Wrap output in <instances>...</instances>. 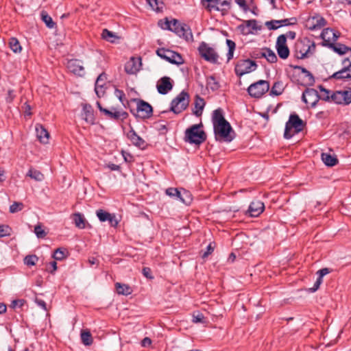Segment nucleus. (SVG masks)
Returning <instances> with one entry per match:
<instances>
[{
  "mask_svg": "<svg viewBox=\"0 0 351 351\" xmlns=\"http://www.w3.org/2000/svg\"><path fill=\"white\" fill-rule=\"evenodd\" d=\"M315 50V43L308 37H304L295 43L294 56L298 60L305 59L313 55Z\"/></svg>",
  "mask_w": 351,
  "mask_h": 351,
  "instance_id": "obj_1",
  "label": "nucleus"
},
{
  "mask_svg": "<svg viewBox=\"0 0 351 351\" xmlns=\"http://www.w3.org/2000/svg\"><path fill=\"white\" fill-rule=\"evenodd\" d=\"M202 123L194 124L185 130L184 141L190 144L199 145L206 140V134L204 130H199Z\"/></svg>",
  "mask_w": 351,
  "mask_h": 351,
  "instance_id": "obj_2",
  "label": "nucleus"
},
{
  "mask_svg": "<svg viewBox=\"0 0 351 351\" xmlns=\"http://www.w3.org/2000/svg\"><path fill=\"white\" fill-rule=\"evenodd\" d=\"M217 141L231 142L235 137V132L228 121L213 126Z\"/></svg>",
  "mask_w": 351,
  "mask_h": 351,
  "instance_id": "obj_3",
  "label": "nucleus"
},
{
  "mask_svg": "<svg viewBox=\"0 0 351 351\" xmlns=\"http://www.w3.org/2000/svg\"><path fill=\"white\" fill-rule=\"evenodd\" d=\"M131 101L136 103V110L130 109V112L137 119H147L153 115V108L147 101L137 98L131 99Z\"/></svg>",
  "mask_w": 351,
  "mask_h": 351,
  "instance_id": "obj_4",
  "label": "nucleus"
},
{
  "mask_svg": "<svg viewBox=\"0 0 351 351\" xmlns=\"http://www.w3.org/2000/svg\"><path fill=\"white\" fill-rule=\"evenodd\" d=\"M189 102V94L186 91L182 90L171 101L169 111L178 114L188 108Z\"/></svg>",
  "mask_w": 351,
  "mask_h": 351,
  "instance_id": "obj_5",
  "label": "nucleus"
},
{
  "mask_svg": "<svg viewBox=\"0 0 351 351\" xmlns=\"http://www.w3.org/2000/svg\"><path fill=\"white\" fill-rule=\"evenodd\" d=\"M232 0H201L202 5L208 11L213 10L221 12L222 15L228 14L231 8Z\"/></svg>",
  "mask_w": 351,
  "mask_h": 351,
  "instance_id": "obj_6",
  "label": "nucleus"
},
{
  "mask_svg": "<svg viewBox=\"0 0 351 351\" xmlns=\"http://www.w3.org/2000/svg\"><path fill=\"white\" fill-rule=\"evenodd\" d=\"M331 32L330 29H323L321 33V38L323 41L322 45L324 47H327L331 49H332L335 53L339 55H343L346 53H348V52L351 50V48L341 43H332L330 42V37L328 36L326 38L327 34Z\"/></svg>",
  "mask_w": 351,
  "mask_h": 351,
  "instance_id": "obj_7",
  "label": "nucleus"
},
{
  "mask_svg": "<svg viewBox=\"0 0 351 351\" xmlns=\"http://www.w3.org/2000/svg\"><path fill=\"white\" fill-rule=\"evenodd\" d=\"M156 54L163 60L171 64L180 65L184 63V60L180 53L165 48H158Z\"/></svg>",
  "mask_w": 351,
  "mask_h": 351,
  "instance_id": "obj_8",
  "label": "nucleus"
},
{
  "mask_svg": "<svg viewBox=\"0 0 351 351\" xmlns=\"http://www.w3.org/2000/svg\"><path fill=\"white\" fill-rule=\"evenodd\" d=\"M269 90V83L267 80H260L252 84L247 88L248 94L254 98H261Z\"/></svg>",
  "mask_w": 351,
  "mask_h": 351,
  "instance_id": "obj_9",
  "label": "nucleus"
},
{
  "mask_svg": "<svg viewBox=\"0 0 351 351\" xmlns=\"http://www.w3.org/2000/svg\"><path fill=\"white\" fill-rule=\"evenodd\" d=\"M257 66L254 60L250 59L239 60L235 65L234 71L237 76L241 77L246 73L255 71Z\"/></svg>",
  "mask_w": 351,
  "mask_h": 351,
  "instance_id": "obj_10",
  "label": "nucleus"
},
{
  "mask_svg": "<svg viewBox=\"0 0 351 351\" xmlns=\"http://www.w3.org/2000/svg\"><path fill=\"white\" fill-rule=\"evenodd\" d=\"M198 51L202 58L213 64L218 63L219 56L213 47L205 42H202L198 47Z\"/></svg>",
  "mask_w": 351,
  "mask_h": 351,
  "instance_id": "obj_11",
  "label": "nucleus"
},
{
  "mask_svg": "<svg viewBox=\"0 0 351 351\" xmlns=\"http://www.w3.org/2000/svg\"><path fill=\"white\" fill-rule=\"evenodd\" d=\"M330 98L337 104L349 105L351 104V91L337 90L332 93Z\"/></svg>",
  "mask_w": 351,
  "mask_h": 351,
  "instance_id": "obj_12",
  "label": "nucleus"
},
{
  "mask_svg": "<svg viewBox=\"0 0 351 351\" xmlns=\"http://www.w3.org/2000/svg\"><path fill=\"white\" fill-rule=\"evenodd\" d=\"M326 25V19L319 14H315L314 16L308 18L306 21L305 26L309 30L314 31L320 29Z\"/></svg>",
  "mask_w": 351,
  "mask_h": 351,
  "instance_id": "obj_13",
  "label": "nucleus"
},
{
  "mask_svg": "<svg viewBox=\"0 0 351 351\" xmlns=\"http://www.w3.org/2000/svg\"><path fill=\"white\" fill-rule=\"evenodd\" d=\"M319 99V94L314 88H306L302 95V100L311 108L315 107Z\"/></svg>",
  "mask_w": 351,
  "mask_h": 351,
  "instance_id": "obj_14",
  "label": "nucleus"
},
{
  "mask_svg": "<svg viewBox=\"0 0 351 351\" xmlns=\"http://www.w3.org/2000/svg\"><path fill=\"white\" fill-rule=\"evenodd\" d=\"M66 68L70 73L76 76L84 77L85 75V69L82 60L78 59L69 60L67 61Z\"/></svg>",
  "mask_w": 351,
  "mask_h": 351,
  "instance_id": "obj_15",
  "label": "nucleus"
},
{
  "mask_svg": "<svg viewBox=\"0 0 351 351\" xmlns=\"http://www.w3.org/2000/svg\"><path fill=\"white\" fill-rule=\"evenodd\" d=\"M298 19L296 17L285 19L282 20H271L265 22V25L269 30H276L280 27L296 25Z\"/></svg>",
  "mask_w": 351,
  "mask_h": 351,
  "instance_id": "obj_16",
  "label": "nucleus"
},
{
  "mask_svg": "<svg viewBox=\"0 0 351 351\" xmlns=\"http://www.w3.org/2000/svg\"><path fill=\"white\" fill-rule=\"evenodd\" d=\"M276 49L278 56L285 60L288 58L290 54V50L287 45L286 38L284 36L280 35L278 36L276 43Z\"/></svg>",
  "mask_w": 351,
  "mask_h": 351,
  "instance_id": "obj_17",
  "label": "nucleus"
},
{
  "mask_svg": "<svg viewBox=\"0 0 351 351\" xmlns=\"http://www.w3.org/2000/svg\"><path fill=\"white\" fill-rule=\"evenodd\" d=\"M96 215L101 222L108 221L110 226L114 228L118 226L119 221L114 214H111L103 209H99L96 211Z\"/></svg>",
  "mask_w": 351,
  "mask_h": 351,
  "instance_id": "obj_18",
  "label": "nucleus"
},
{
  "mask_svg": "<svg viewBox=\"0 0 351 351\" xmlns=\"http://www.w3.org/2000/svg\"><path fill=\"white\" fill-rule=\"evenodd\" d=\"M104 115L106 118L119 121H123L128 117V113L124 110H118L116 108L112 107L110 110L108 109L105 111Z\"/></svg>",
  "mask_w": 351,
  "mask_h": 351,
  "instance_id": "obj_19",
  "label": "nucleus"
},
{
  "mask_svg": "<svg viewBox=\"0 0 351 351\" xmlns=\"http://www.w3.org/2000/svg\"><path fill=\"white\" fill-rule=\"evenodd\" d=\"M180 38H183L186 41L193 40V36L189 25L185 23H181L179 27L172 28V31Z\"/></svg>",
  "mask_w": 351,
  "mask_h": 351,
  "instance_id": "obj_20",
  "label": "nucleus"
},
{
  "mask_svg": "<svg viewBox=\"0 0 351 351\" xmlns=\"http://www.w3.org/2000/svg\"><path fill=\"white\" fill-rule=\"evenodd\" d=\"M265 209V205L263 202L260 200L252 201L246 211V215L252 217H258Z\"/></svg>",
  "mask_w": 351,
  "mask_h": 351,
  "instance_id": "obj_21",
  "label": "nucleus"
},
{
  "mask_svg": "<svg viewBox=\"0 0 351 351\" xmlns=\"http://www.w3.org/2000/svg\"><path fill=\"white\" fill-rule=\"evenodd\" d=\"M156 88L160 94L166 95L173 88V82L169 77L164 76L158 80Z\"/></svg>",
  "mask_w": 351,
  "mask_h": 351,
  "instance_id": "obj_22",
  "label": "nucleus"
},
{
  "mask_svg": "<svg viewBox=\"0 0 351 351\" xmlns=\"http://www.w3.org/2000/svg\"><path fill=\"white\" fill-rule=\"evenodd\" d=\"M290 66L294 69H298L301 71V73L304 75V82H300L299 80H298V84H300L302 86H313L315 83V77L313 75L308 71L304 67H302L301 66L298 65H292L291 64Z\"/></svg>",
  "mask_w": 351,
  "mask_h": 351,
  "instance_id": "obj_23",
  "label": "nucleus"
},
{
  "mask_svg": "<svg viewBox=\"0 0 351 351\" xmlns=\"http://www.w3.org/2000/svg\"><path fill=\"white\" fill-rule=\"evenodd\" d=\"M287 123L294 129V133L302 132L305 126V123L297 114H291Z\"/></svg>",
  "mask_w": 351,
  "mask_h": 351,
  "instance_id": "obj_24",
  "label": "nucleus"
},
{
  "mask_svg": "<svg viewBox=\"0 0 351 351\" xmlns=\"http://www.w3.org/2000/svg\"><path fill=\"white\" fill-rule=\"evenodd\" d=\"M82 111L81 116L82 119L91 125L95 124L94 110L92 106L89 104H82Z\"/></svg>",
  "mask_w": 351,
  "mask_h": 351,
  "instance_id": "obj_25",
  "label": "nucleus"
},
{
  "mask_svg": "<svg viewBox=\"0 0 351 351\" xmlns=\"http://www.w3.org/2000/svg\"><path fill=\"white\" fill-rule=\"evenodd\" d=\"M127 137L130 140L132 143L137 147L145 149L147 146L145 140L138 136L132 127L127 134Z\"/></svg>",
  "mask_w": 351,
  "mask_h": 351,
  "instance_id": "obj_26",
  "label": "nucleus"
},
{
  "mask_svg": "<svg viewBox=\"0 0 351 351\" xmlns=\"http://www.w3.org/2000/svg\"><path fill=\"white\" fill-rule=\"evenodd\" d=\"M141 66V58L132 57L125 64V71L128 74H134L139 71Z\"/></svg>",
  "mask_w": 351,
  "mask_h": 351,
  "instance_id": "obj_27",
  "label": "nucleus"
},
{
  "mask_svg": "<svg viewBox=\"0 0 351 351\" xmlns=\"http://www.w3.org/2000/svg\"><path fill=\"white\" fill-rule=\"evenodd\" d=\"M36 136L41 143H48L49 139V133L41 124L36 125Z\"/></svg>",
  "mask_w": 351,
  "mask_h": 351,
  "instance_id": "obj_28",
  "label": "nucleus"
},
{
  "mask_svg": "<svg viewBox=\"0 0 351 351\" xmlns=\"http://www.w3.org/2000/svg\"><path fill=\"white\" fill-rule=\"evenodd\" d=\"M330 78L342 80L351 79V69L347 66H343L341 70L335 72Z\"/></svg>",
  "mask_w": 351,
  "mask_h": 351,
  "instance_id": "obj_29",
  "label": "nucleus"
},
{
  "mask_svg": "<svg viewBox=\"0 0 351 351\" xmlns=\"http://www.w3.org/2000/svg\"><path fill=\"white\" fill-rule=\"evenodd\" d=\"M206 105L204 99L199 95L195 96L194 109H193V114L196 117H200L202 114L204 108Z\"/></svg>",
  "mask_w": 351,
  "mask_h": 351,
  "instance_id": "obj_30",
  "label": "nucleus"
},
{
  "mask_svg": "<svg viewBox=\"0 0 351 351\" xmlns=\"http://www.w3.org/2000/svg\"><path fill=\"white\" fill-rule=\"evenodd\" d=\"M212 121L213 126L228 121L223 116V111L221 108H219L213 112Z\"/></svg>",
  "mask_w": 351,
  "mask_h": 351,
  "instance_id": "obj_31",
  "label": "nucleus"
},
{
  "mask_svg": "<svg viewBox=\"0 0 351 351\" xmlns=\"http://www.w3.org/2000/svg\"><path fill=\"white\" fill-rule=\"evenodd\" d=\"M321 158L327 167H334L339 162L337 156L335 155H331L330 154L322 153Z\"/></svg>",
  "mask_w": 351,
  "mask_h": 351,
  "instance_id": "obj_32",
  "label": "nucleus"
},
{
  "mask_svg": "<svg viewBox=\"0 0 351 351\" xmlns=\"http://www.w3.org/2000/svg\"><path fill=\"white\" fill-rule=\"evenodd\" d=\"M180 194L178 200H180L181 202L184 203L186 205H189L192 202L193 198L192 195L190 191L183 189H180Z\"/></svg>",
  "mask_w": 351,
  "mask_h": 351,
  "instance_id": "obj_33",
  "label": "nucleus"
},
{
  "mask_svg": "<svg viewBox=\"0 0 351 351\" xmlns=\"http://www.w3.org/2000/svg\"><path fill=\"white\" fill-rule=\"evenodd\" d=\"M115 288H116L117 293L119 295H129L132 292V288L126 284L117 282L115 284Z\"/></svg>",
  "mask_w": 351,
  "mask_h": 351,
  "instance_id": "obj_34",
  "label": "nucleus"
},
{
  "mask_svg": "<svg viewBox=\"0 0 351 351\" xmlns=\"http://www.w3.org/2000/svg\"><path fill=\"white\" fill-rule=\"evenodd\" d=\"M80 338L82 343L84 346H89L93 344V339L90 332L88 330H82L80 333Z\"/></svg>",
  "mask_w": 351,
  "mask_h": 351,
  "instance_id": "obj_35",
  "label": "nucleus"
},
{
  "mask_svg": "<svg viewBox=\"0 0 351 351\" xmlns=\"http://www.w3.org/2000/svg\"><path fill=\"white\" fill-rule=\"evenodd\" d=\"M206 86L210 88L212 91H216L219 89L220 84L218 80H217L214 75H210L206 79Z\"/></svg>",
  "mask_w": 351,
  "mask_h": 351,
  "instance_id": "obj_36",
  "label": "nucleus"
},
{
  "mask_svg": "<svg viewBox=\"0 0 351 351\" xmlns=\"http://www.w3.org/2000/svg\"><path fill=\"white\" fill-rule=\"evenodd\" d=\"M283 82L282 81H277L274 83L270 90V95L274 96L280 95L284 91Z\"/></svg>",
  "mask_w": 351,
  "mask_h": 351,
  "instance_id": "obj_37",
  "label": "nucleus"
},
{
  "mask_svg": "<svg viewBox=\"0 0 351 351\" xmlns=\"http://www.w3.org/2000/svg\"><path fill=\"white\" fill-rule=\"evenodd\" d=\"M101 36L104 40L110 43H114L116 39L119 38L115 33L109 31L108 29H104Z\"/></svg>",
  "mask_w": 351,
  "mask_h": 351,
  "instance_id": "obj_38",
  "label": "nucleus"
},
{
  "mask_svg": "<svg viewBox=\"0 0 351 351\" xmlns=\"http://www.w3.org/2000/svg\"><path fill=\"white\" fill-rule=\"evenodd\" d=\"M68 254L69 252L66 248L58 247L54 251L53 258L57 261H62L65 258Z\"/></svg>",
  "mask_w": 351,
  "mask_h": 351,
  "instance_id": "obj_39",
  "label": "nucleus"
},
{
  "mask_svg": "<svg viewBox=\"0 0 351 351\" xmlns=\"http://www.w3.org/2000/svg\"><path fill=\"white\" fill-rule=\"evenodd\" d=\"M40 16L42 21L45 23L47 27L50 29L55 27L56 23L53 22L52 18L47 14L46 11H42Z\"/></svg>",
  "mask_w": 351,
  "mask_h": 351,
  "instance_id": "obj_40",
  "label": "nucleus"
},
{
  "mask_svg": "<svg viewBox=\"0 0 351 351\" xmlns=\"http://www.w3.org/2000/svg\"><path fill=\"white\" fill-rule=\"evenodd\" d=\"M262 50L265 51V56H264V58H266L268 62L275 63L278 61L276 55L271 49L265 47L262 49Z\"/></svg>",
  "mask_w": 351,
  "mask_h": 351,
  "instance_id": "obj_41",
  "label": "nucleus"
},
{
  "mask_svg": "<svg viewBox=\"0 0 351 351\" xmlns=\"http://www.w3.org/2000/svg\"><path fill=\"white\" fill-rule=\"evenodd\" d=\"M26 176L36 181H42L44 179V175L40 171L32 168L29 169Z\"/></svg>",
  "mask_w": 351,
  "mask_h": 351,
  "instance_id": "obj_42",
  "label": "nucleus"
},
{
  "mask_svg": "<svg viewBox=\"0 0 351 351\" xmlns=\"http://www.w3.org/2000/svg\"><path fill=\"white\" fill-rule=\"evenodd\" d=\"M74 221H75V224L76 227H77L80 229H83L85 228V224H86V221L82 214H81L80 213H75L74 214Z\"/></svg>",
  "mask_w": 351,
  "mask_h": 351,
  "instance_id": "obj_43",
  "label": "nucleus"
},
{
  "mask_svg": "<svg viewBox=\"0 0 351 351\" xmlns=\"http://www.w3.org/2000/svg\"><path fill=\"white\" fill-rule=\"evenodd\" d=\"M9 45H10L11 50L14 53H19L22 50V47L20 45L19 41L18 40L17 38H16L14 37H12L10 38Z\"/></svg>",
  "mask_w": 351,
  "mask_h": 351,
  "instance_id": "obj_44",
  "label": "nucleus"
},
{
  "mask_svg": "<svg viewBox=\"0 0 351 351\" xmlns=\"http://www.w3.org/2000/svg\"><path fill=\"white\" fill-rule=\"evenodd\" d=\"M318 88L321 92V94L319 95L320 99L326 101H331L330 95L332 93L330 90L326 89L322 85H319Z\"/></svg>",
  "mask_w": 351,
  "mask_h": 351,
  "instance_id": "obj_45",
  "label": "nucleus"
},
{
  "mask_svg": "<svg viewBox=\"0 0 351 351\" xmlns=\"http://www.w3.org/2000/svg\"><path fill=\"white\" fill-rule=\"evenodd\" d=\"M234 1L245 12L250 10V5L254 4V0H234Z\"/></svg>",
  "mask_w": 351,
  "mask_h": 351,
  "instance_id": "obj_46",
  "label": "nucleus"
},
{
  "mask_svg": "<svg viewBox=\"0 0 351 351\" xmlns=\"http://www.w3.org/2000/svg\"><path fill=\"white\" fill-rule=\"evenodd\" d=\"M226 44H227V46L228 47V51L227 53V59H228V62H229L233 58L234 51L236 48V44L233 40H230V39L226 40Z\"/></svg>",
  "mask_w": 351,
  "mask_h": 351,
  "instance_id": "obj_47",
  "label": "nucleus"
},
{
  "mask_svg": "<svg viewBox=\"0 0 351 351\" xmlns=\"http://www.w3.org/2000/svg\"><path fill=\"white\" fill-rule=\"evenodd\" d=\"M38 261V257L35 254L27 255L24 258V263L27 266H34Z\"/></svg>",
  "mask_w": 351,
  "mask_h": 351,
  "instance_id": "obj_48",
  "label": "nucleus"
},
{
  "mask_svg": "<svg viewBox=\"0 0 351 351\" xmlns=\"http://www.w3.org/2000/svg\"><path fill=\"white\" fill-rule=\"evenodd\" d=\"M180 189L178 188L169 187L165 190V194L171 198L178 199Z\"/></svg>",
  "mask_w": 351,
  "mask_h": 351,
  "instance_id": "obj_49",
  "label": "nucleus"
},
{
  "mask_svg": "<svg viewBox=\"0 0 351 351\" xmlns=\"http://www.w3.org/2000/svg\"><path fill=\"white\" fill-rule=\"evenodd\" d=\"M246 27H252L253 30H261L262 29L261 26L257 25V21L255 19H250L244 21Z\"/></svg>",
  "mask_w": 351,
  "mask_h": 351,
  "instance_id": "obj_50",
  "label": "nucleus"
},
{
  "mask_svg": "<svg viewBox=\"0 0 351 351\" xmlns=\"http://www.w3.org/2000/svg\"><path fill=\"white\" fill-rule=\"evenodd\" d=\"M23 206H24L22 202H15L10 206V212L11 213L19 212L23 208Z\"/></svg>",
  "mask_w": 351,
  "mask_h": 351,
  "instance_id": "obj_51",
  "label": "nucleus"
},
{
  "mask_svg": "<svg viewBox=\"0 0 351 351\" xmlns=\"http://www.w3.org/2000/svg\"><path fill=\"white\" fill-rule=\"evenodd\" d=\"M250 56L253 59H259L265 56V51H261L259 49H255L250 53Z\"/></svg>",
  "mask_w": 351,
  "mask_h": 351,
  "instance_id": "obj_52",
  "label": "nucleus"
},
{
  "mask_svg": "<svg viewBox=\"0 0 351 351\" xmlns=\"http://www.w3.org/2000/svg\"><path fill=\"white\" fill-rule=\"evenodd\" d=\"M193 322L194 323H202L204 324L206 322L205 317L204 315L199 312H197V314L193 315Z\"/></svg>",
  "mask_w": 351,
  "mask_h": 351,
  "instance_id": "obj_53",
  "label": "nucleus"
},
{
  "mask_svg": "<svg viewBox=\"0 0 351 351\" xmlns=\"http://www.w3.org/2000/svg\"><path fill=\"white\" fill-rule=\"evenodd\" d=\"M34 233L36 234V237L40 239H43L47 235L46 232L40 226H35Z\"/></svg>",
  "mask_w": 351,
  "mask_h": 351,
  "instance_id": "obj_54",
  "label": "nucleus"
},
{
  "mask_svg": "<svg viewBox=\"0 0 351 351\" xmlns=\"http://www.w3.org/2000/svg\"><path fill=\"white\" fill-rule=\"evenodd\" d=\"M10 228L8 226L0 225V237H4L10 234Z\"/></svg>",
  "mask_w": 351,
  "mask_h": 351,
  "instance_id": "obj_55",
  "label": "nucleus"
},
{
  "mask_svg": "<svg viewBox=\"0 0 351 351\" xmlns=\"http://www.w3.org/2000/svg\"><path fill=\"white\" fill-rule=\"evenodd\" d=\"M106 79V74L105 73H101L97 78L95 86H101V85H105V81Z\"/></svg>",
  "mask_w": 351,
  "mask_h": 351,
  "instance_id": "obj_56",
  "label": "nucleus"
},
{
  "mask_svg": "<svg viewBox=\"0 0 351 351\" xmlns=\"http://www.w3.org/2000/svg\"><path fill=\"white\" fill-rule=\"evenodd\" d=\"M158 25L161 27V28H162L164 29L172 31V27L171 25V21H169L167 18L165 19V22L160 21L158 22Z\"/></svg>",
  "mask_w": 351,
  "mask_h": 351,
  "instance_id": "obj_57",
  "label": "nucleus"
},
{
  "mask_svg": "<svg viewBox=\"0 0 351 351\" xmlns=\"http://www.w3.org/2000/svg\"><path fill=\"white\" fill-rule=\"evenodd\" d=\"M292 129L293 128L289 124H287L286 123L285 132H284V138H285L289 139L294 135V133L291 132Z\"/></svg>",
  "mask_w": 351,
  "mask_h": 351,
  "instance_id": "obj_58",
  "label": "nucleus"
},
{
  "mask_svg": "<svg viewBox=\"0 0 351 351\" xmlns=\"http://www.w3.org/2000/svg\"><path fill=\"white\" fill-rule=\"evenodd\" d=\"M114 94L118 97L119 101L123 104V105L126 108L127 106L124 104V99H125V96L124 92L121 90L116 88L115 91H114Z\"/></svg>",
  "mask_w": 351,
  "mask_h": 351,
  "instance_id": "obj_59",
  "label": "nucleus"
},
{
  "mask_svg": "<svg viewBox=\"0 0 351 351\" xmlns=\"http://www.w3.org/2000/svg\"><path fill=\"white\" fill-rule=\"evenodd\" d=\"M142 273L145 277L148 279H154V276H152V269L149 267H145L142 269Z\"/></svg>",
  "mask_w": 351,
  "mask_h": 351,
  "instance_id": "obj_60",
  "label": "nucleus"
},
{
  "mask_svg": "<svg viewBox=\"0 0 351 351\" xmlns=\"http://www.w3.org/2000/svg\"><path fill=\"white\" fill-rule=\"evenodd\" d=\"M25 303V300L23 299L14 300L12 302L11 307L15 308L16 306L22 307Z\"/></svg>",
  "mask_w": 351,
  "mask_h": 351,
  "instance_id": "obj_61",
  "label": "nucleus"
},
{
  "mask_svg": "<svg viewBox=\"0 0 351 351\" xmlns=\"http://www.w3.org/2000/svg\"><path fill=\"white\" fill-rule=\"evenodd\" d=\"M104 85H101V86H95V91L98 97H101L105 94V90H104Z\"/></svg>",
  "mask_w": 351,
  "mask_h": 351,
  "instance_id": "obj_62",
  "label": "nucleus"
},
{
  "mask_svg": "<svg viewBox=\"0 0 351 351\" xmlns=\"http://www.w3.org/2000/svg\"><path fill=\"white\" fill-rule=\"evenodd\" d=\"M122 155L125 162H132L134 161V157L131 154L122 151Z\"/></svg>",
  "mask_w": 351,
  "mask_h": 351,
  "instance_id": "obj_63",
  "label": "nucleus"
},
{
  "mask_svg": "<svg viewBox=\"0 0 351 351\" xmlns=\"http://www.w3.org/2000/svg\"><path fill=\"white\" fill-rule=\"evenodd\" d=\"M332 271V269L328 268V267H324V268H322V269L318 270L317 271V274L319 275L321 277H324V276H326L328 274H330Z\"/></svg>",
  "mask_w": 351,
  "mask_h": 351,
  "instance_id": "obj_64",
  "label": "nucleus"
}]
</instances>
